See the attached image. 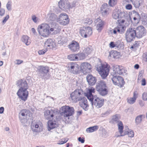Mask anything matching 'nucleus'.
I'll return each mask as SVG.
<instances>
[{"mask_svg":"<svg viewBox=\"0 0 147 147\" xmlns=\"http://www.w3.org/2000/svg\"><path fill=\"white\" fill-rule=\"evenodd\" d=\"M83 91L80 89H76L70 94V97L74 102H77L81 101L82 104L80 106L85 111L88 110V105L87 104V101L85 97L83 96Z\"/></svg>","mask_w":147,"mask_h":147,"instance_id":"f03ea898","label":"nucleus"},{"mask_svg":"<svg viewBox=\"0 0 147 147\" xmlns=\"http://www.w3.org/2000/svg\"><path fill=\"white\" fill-rule=\"evenodd\" d=\"M49 26V30L50 31L52 32L55 29H56V27H57V24L55 22H52V23H50L47 24Z\"/></svg>","mask_w":147,"mask_h":147,"instance_id":"c756f323","label":"nucleus"},{"mask_svg":"<svg viewBox=\"0 0 147 147\" xmlns=\"http://www.w3.org/2000/svg\"><path fill=\"white\" fill-rule=\"evenodd\" d=\"M30 111L29 110L24 109L22 110L20 114L21 113V115L23 116H26V118H28V112H29Z\"/></svg>","mask_w":147,"mask_h":147,"instance_id":"f704fd0d","label":"nucleus"},{"mask_svg":"<svg viewBox=\"0 0 147 147\" xmlns=\"http://www.w3.org/2000/svg\"><path fill=\"white\" fill-rule=\"evenodd\" d=\"M67 58L71 61H78V57L77 54H70L67 56Z\"/></svg>","mask_w":147,"mask_h":147,"instance_id":"2f4dec72","label":"nucleus"},{"mask_svg":"<svg viewBox=\"0 0 147 147\" xmlns=\"http://www.w3.org/2000/svg\"><path fill=\"white\" fill-rule=\"evenodd\" d=\"M54 40L51 39H48L45 42V46L53 48L54 43Z\"/></svg>","mask_w":147,"mask_h":147,"instance_id":"a878e982","label":"nucleus"},{"mask_svg":"<svg viewBox=\"0 0 147 147\" xmlns=\"http://www.w3.org/2000/svg\"><path fill=\"white\" fill-rule=\"evenodd\" d=\"M95 88L99 95L102 96H104L108 93V87L103 80L99 81L96 83Z\"/></svg>","mask_w":147,"mask_h":147,"instance_id":"20e7f679","label":"nucleus"},{"mask_svg":"<svg viewBox=\"0 0 147 147\" xmlns=\"http://www.w3.org/2000/svg\"><path fill=\"white\" fill-rule=\"evenodd\" d=\"M95 89L96 88L92 87L88 89L87 92L85 93V96L89 100H92V98H96L97 97L96 95H93L92 94V93L95 92Z\"/></svg>","mask_w":147,"mask_h":147,"instance_id":"a211bd4d","label":"nucleus"},{"mask_svg":"<svg viewBox=\"0 0 147 147\" xmlns=\"http://www.w3.org/2000/svg\"><path fill=\"white\" fill-rule=\"evenodd\" d=\"M9 18V16L8 15H7L4 18L3 20L2 21L3 24H5L6 22L8 20Z\"/></svg>","mask_w":147,"mask_h":147,"instance_id":"6e6d98bb","label":"nucleus"},{"mask_svg":"<svg viewBox=\"0 0 147 147\" xmlns=\"http://www.w3.org/2000/svg\"><path fill=\"white\" fill-rule=\"evenodd\" d=\"M100 11L102 14V16L104 17L106 16L108 13V10L106 9L104 10L103 9H100Z\"/></svg>","mask_w":147,"mask_h":147,"instance_id":"49530a36","label":"nucleus"},{"mask_svg":"<svg viewBox=\"0 0 147 147\" xmlns=\"http://www.w3.org/2000/svg\"><path fill=\"white\" fill-rule=\"evenodd\" d=\"M125 34V35H127H127L128 37L129 36H131V37H135L136 36V34L135 31V28H131L127 29Z\"/></svg>","mask_w":147,"mask_h":147,"instance_id":"4be33fe9","label":"nucleus"},{"mask_svg":"<svg viewBox=\"0 0 147 147\" xmlns=\"http://www.w3.org/2000/svg\"><path fill=\"white\" fill-rule=\"evenodd\" d=\"M17 85L20 88L18 90L17 94L22 100L25 101L28 96V92L27 90L29 87L25 79H21L17 81Z\"/></svg>","mask_w":147,"mask_h":147,"instance_id":"7ed1b4c3","label":"nucleus"},{"mask_svg":"<svg viewBox=\"0 0 147 147\" xmlns=\"http://www.w3.org/2000/svg\"><path fill=\"white\" fill-rule=\"evenodd\" d=\"M77 2L76 1H74L72 3L70 4V8H72L73 7H75L76 5Z\"/></svg>","mask_w":147,"mask_h":147,"instance_id":"338daca9","label":"nucleus"},{"mask_svg":"<svg viewBox=\"0 0 147 147\" xmlns=\"http://www.w3.org/2000/svg\"><path fill=\"white\" fill-rule=\"evenodd\" d=\"M59 20L60 24L65 26L68 24L69 22V19L66 13H61L59 16Z\"/></svg>","mask_w":147,"mask_h":147,"instance_id":"4468645a","label":"nucleus"},{"mask_svg":"<svg viewBox=\"0 0 147 147\" xmlns=\"http://www.w3.org/2000/svg\"><path fill=\"white\" fill-rule=\"evenodd\" d=\"M120 53L116 51H113L110 53V55L113 58L116 59L119 58L120 56Z\"/></svg>","mask_w":147,"mask_h":147,"instance_id":"cd10ccee","label":"nucleus"},{"mask_svg":"<svg viewBox=\"0 0 147 147\" xmlns=\"http://www.w3.org/2000/svg\"><path fill=\"white\" fill-rule=\"evenodd\" d=\"M98 71L102 79H105L108 76L109 69L105 65H101V66L97 68Z\"/></svg>","mask_w":147,"mask_h":147,"instance_id":"1a4fd4ad","label":"nucleus"},{"mask_svg":"<svg viewBox=\"0 0 147 147\" xmlns=\"http://www.w3.org/2000/svg\"><path fill=\"white\" fill-rule=\"evenodd\" d=\"M136 37L138 38H140L145 36L146 34V30L142 26H140L135 28Z\"/></svg>","mask_w":147,"mask_h":147,"instance_id":"9b49d317","label":"nucleus"},{"mask_svg":"<svg viewBox=\"0 0 147 147\" xmlns=\"http://www.w3.org/2000/svg\"><path fill=\"white\" fill-rule=\"evenodd\" d=\"M92 105H94L98 108H100L104 104V100L103 98H101L97 97L93 98L92 100H89Z\"/></svg>","mask_w":147,"mask_h":147,"instance_id":"f8f14e48","label":"nucleus"},{"mask_svg":"<svg viewBox=\"0 0 147 147\" xmlns=\"http://www.w3.org/2000/svg\"><path fill=\"white\" fill-rule=\"evenodd\" d=\"M128 133V131H125L124 132L123 131L121 133H120L121 135H120L118 136L117 137L123 136L126 135Z\"/></svg>","mask_w":147,"mask_h":147,"instance_id":"052dcab7","label":"nucleus"},{"mask_svg":"<svg viewBox=\"0 0 147 147\" xmlns=\"http://www.w3.org/2000/svg\"><path fill=\"white\" fill-rule=\"evenodd\" d=\"M77 56L78 57V59L79 58L80 59H83L85 58V57L87 56L86 54L83 53H79L77 54Z\"/></svg>","mask_w":147,"mask_h":147,"instance_id":"58836bf2","label":"nucleus"},{"mask_svg":"<svg viewBox=\"0 0 147 147\" xmlns=\"http://www.w3.org/2000/svg\"><path fill=\"white\" fill-rule=\"evenodd\" d=\"M116 47L119 49H123L124 48V46L123 44L120 43L119 44H117Z\"/></svg>","mask_w":147,"mask_h":147,"instance_id":"0e129e2a","label":"nucleus"},{"mask_svg":"<svg viewBox=\"0 0 147 147\" xmlns=\"http://www.w3.org/2000/svg\"><path fill=\"white\" fill-rule=\"evenodd\" d=\"M127 129L128 130V133L127 135H128L129 137H133L134 136V131L132 130H130L129 131L128 128Z\"/></svg>","mask_w":147,"mask_h":147,"instance_id":"de8ad7c7","label":"nucleus"},{"mask_svg":"<svg viewBox=\"0 0 147 147\" xmlns=\"http://www.w3.org/2000/svg\"><path fill=\"white\" fill-rule=\"evenodd\" d=\"M116 27L117 32L120 34L124 33L126 28L125 26L123 24H119Z\"/></svg>","mask_w":147,"mask_h":147,"instance_id":"5701e85b","label":"nucleus"},{"mask_svg":"<svg viewBox=\"0 0 147 147\" xmlns=\"http://www.w3.org/2000/svg\"><path fill=\"white\" fill-rule=\"evenodd\" d=\"M59 17H57V16L54 13H51L49 17L50 20L53 21H58L59 20Z\"/></svg>","mask_w":147,"mask_h":147,"instance_id":"473e14b6","label":"nucleus"},{"mask_svg":"<svg viewBox=\"0 0 147 147\" xmlns=\"http://www.w3.org/2000/svg\"><path fill=\"white\" fill-rule=\"evenodd\" d=\"M132 6L130 4H128L125 6V8L127 10H131L132 9Z\"/></svg>","mask_w":147,"mask_h":147,"instance_id":"4d7b16f0","label":"nucleus"},{"mask_svg":"<svg viewBox=\"0 0 147 147\" xmlns=\"http://www.w3.org/2000/svg\"><path fill=\"white\" fill-rule=\"evenodd\" d=\"M112 16L113 19H117L119 18V9H116L114 10L112 14Z\"/></svg>","mask_w":147,"mask_h":147,"instance_id":"72a5a7b5","label":"nucleus"},{"mask_svg":"<svg viewBox=\"0 0 147 147\" xmlns=\"http://www.w3.org/2000/svg\"><path fill=\"white\" fill-rule=\"evenodd\" d=\"M110 47L111 48H113L115 47H117V44H115L114 42L113 41H112L110 42L109 44Z\"/></svg>","mask_w":147,"mask_h":147,"instance_id":"5fc2aeb1","label":"nucleus"},{"mask_svg":"<svg viewBox=\"0 0 147 147\" xmlns=\"http://www.w3.org/2000/svg\"><path fill=\"white\" fill-rule=\"evenodd\" d=\"M57 110L55 108L51 110L47 109L44 113L45 117L47 119H49L53 117L54 115L57 113Z\"/></svg>","mask_w":147,"mask_h":147,"instance_id":"2eb2a0df","label":"nucleus"},{"mask_svg":"<svg viewBox=\"0 0 147 147\" xmlns=\"http://www.w3.org/2000/svg\"><path fill=\"white\" fill-rule=\"evenodd\" d=\"M113 72L111 73L113 78L111 80L113 83L120 88L123 87L125 84L124 79L121 76H117V75H123L124 74H127V70L122 66L116 65L113 66Z\"/></svg>","mask_w":147,"mask_h":147,"instance_id":"f257e3e1","label":"nucleus"},{"mask_svg":"<svg viewBox=\"0 0 147 147\" xmlns=\"http://www.w3.org/2000/svg\"><path fill=\"white\" fill-rule=\"evenodd\" d=\"M5 10L4 9L0 8V16H3L5 13Z\"/></svg>","mask_w":147,"mask_h":147,"instance_id":"bf43d9fd","label":"nucleus"},{"mask_svg":"<svg viewBox=\"0 0 147 147\" xmlns=\"http://www.w3.org/2000/svg\"><path fill=\"white\" fill-rule=\"evenodd\" d=\"M6 7L9 11L11 10V1H9L6 4Z\"/></svg>","mask_w":147,"mask_h":147,"instance_id":"8fccbe9b","label":"nucleus"},{"mask_svg":"<svg viewBox=\"0 0 147 147\" xmlns=\"http://www.w3.org/2000/svg\"><path fill=\"white\" fill-rule=\"evenodd\" d=\"M128 133V131H125L124 132L123 131L121 133H120L121 135H120L118 136L117 137L123 136L126 135Z\"/></svg>","mask_w":147,"mask_h":147,"instance_id":"680f3d73","label":"nucleus"},{"mask_svg":"<svg viewBox=\"0 0 147 147\" xmlns=\"http://www.w3.org/2000/svg\"><path fill=\"white\" fill-rule=\"evenodd\" d=\"M29 38V37L28 36L24 35L22 36L21 38V40L26 45H28L31 43Z\"/></svg>","mask_w":147,"mask_h":147,"instance_id":"bb28decb","label":"nucleus"},{"mask_svg":"<svg viewBox=\"0 0 147 147\" xmlns=\"http://www.w3.org/2000/svg\"><path fill=\"white\" fill-rule=\"evenodd\" d=\"M133 13V14L134 15V16L137 18H139L138 21H139L141 19V16L139 13L136 11L135 10H134L132 11L131 14Z\"/></svg>","mask_w":147,"mask_h":147,"instance_id":"ea45409f","label":"nucleus"},{"mask_svg":"<svg viewBox=\"0 0 147 147\" xmlns=\"http://www.w3.org/2000/svg\"><path fill=\"white\" fill-rule=\"evenodd\" d=\"M127 35H125V39L127 42H130L134 40V39L135 38V37H132L131 36H129V37L127 35Z\"/></svg>","mask_w":147,"mask_h":147,"instance_id":"4c0bfd02","label":"nucleus"},{"mask_svg":"<svg viewBox=\"0 0 147 147\" xmlns=\"http://www.w3.org/2000/svg\"><path fill=\"white\" fill-rule=\"evenodd\" d=\"M49 26L47 24L43 23L39 26L37 28V30L39 34L42 36L44 37L48 36L50 33L49 30Z\"/></svg>","mask_w":147,"mask_h":147,"instance_id":"39448f33","label":"nucleus"},{"mask_svg":"<svg viewBox=\"0 0 147 147\" xmlns=\"http://www.w3.org/2000/svg\"><path fill=\"white\" fill-rule=\"evenodd\" d=\"M78 140L81 143H84L85 142V139L83 137H80L78 138Z\"/></svg>","mask_w":147,"mask_h":147,"instance_id":"13d9d810","label":"nucleus"},{"mask_svg":"<svg viewBox=\"0 0 147 147\" xmlns=\"http://www.w3.org/2000/svg\"><path fill=\"white\" fill-rule=\"evenodd\" d=\"M142 99L144 100H147V93L146 92H144L142 94Z\"/></svg>","mask_w":147,"mask_h":147,"instance_id":"864d4df0","label":"nucleus"},{"mask_svg":"<svg viewBox=\"0 0 147 147\" xmlns=\"http://www.w3.org/2000/svg\"><path fill=\"white\" fill-rule=\"evenodd\" d=\"M80 69L81 71L85 73L90 71L91 69V66L90 63L84 62L82 63L80 65Z\"/></svg>","mask_w":147,"mask_h":147,"instance_id":"dca6fc26","label":"nucleus"},{"mask_svg":"<svg viewBox=\"0 0 147 147\" xmlns=\"http://www.w3.org/2000/svg\"><path fill=\"white\" fill-rule=\"evenodd\" d=\"M145 116L144 115H140L137 116L135 119V123L136 125L140 124L142 122V118H145Z\"/></svg>","mask_w":147,"mask_h":147,"instance_id":"b1692460","label":"nucleus"},{"mask_svg":"<svg viewBox=\"0 0 147 147\" xmlns=\"http://www.w3.org/2000/svg\"><path fill=\"white\" fill-rule=\"evenodd\" d=\"M92 33V28L89 26H83L80 29V34L83 38H86L90 36Z\"/></svg>","mask_w":147,"mask_h":147,"instance_id":"0eeeda50","label":"nucleus"},{"mask_svg":"<svg viewBox=\"0 0 147 147\" xmlns=\"http://www.w3.org/2000/svg\"><path fill=\"white\" fill-rule=\"evenodd\" d=\"M99 127L98 125H96L90 127L86 129V131L87 132L91 133L96 131L98 129Z\"/></svg>","mask_w":147,"mask_h":147,"instance_id":"c85d7f7f","label":"nucleus"},{"mask_svg":"<svg viewBox=\"0 0 147 147\" xmlns=\"http://www.w3.org/2000/svg\"><path fill=\"white\" fill-rule=\"evenodd\" d=\"M58 126V125L56 123V121H54V122L52 120H49L48 122V130L50 131L55 128Z\"/></svg>","mask_w":147,"mask_h":147,"instance_id":"412c9836","label":"nucleus"},{"mask_svg":"<svg viewBox=\"0 0 147 147\" xmlns=\"http://www.w3.org/2000/svg\"><path fill=\"white\" fill-rule=\"evenodd\" d=\"M47 49H45L42 50H39L38 51V53L40 55L44 54L47 51Z\"/></svg>","mask_w":147,"mask_h":147,"instance_id":"603ef678","label":"nucleus"},{"mask_svg":"<svg viewBox=\"0 0 147 147\" xmlns=\"http://www.w3.org/2000/svg\"><path fill=\"white\" fill-rule=\"evenodd\" d=\"M91 51L92 50L91 49L88 47L85 49L83 51V52H84L87 56L90 54Z\"/></svg>","mask_w":147,"mask_h":147,"instance_id":"79ce46f5","label":"nucleus"},{"mask_svg":"<svg viewBox=\"0 0 147 147\" xmlns=\"http://www.w3.org/2000/svg\"><path fill=\"white\" fill-rule=\"evenodd\" d=\"M141 82V85L142 86H144L146 84V80L144 78L142 79Z\"/></svg>","mask_w":147,"mask_h":147,"instance_id":"774afa93","label":"nucleus"},{"mask_svg":"<svg viewBox=\"0 0 147 147\" xmlns=\"http://www.w3.org/2000/svg\"><path fill=\"white\" fill-rule=\"evenodd\" d=\"M132 3L134 5V6L136 8H138L139 6L142 5L140 3V2L138 1V2L137 1L132 2Z\"/></svg>","mask_w":147,"mask_h":147,"instance_id":"a18cd8bd","label":"nucleus"},{"mask_svg":"<svg viewBox=\"0 0 147 147\" xmlns=\"http://www.w3.org/2000/svg\"><path fill=\"white\" fill-rule=\"evenodd\" d=\"M105 24V21L101 20L97 25L96 26V30L99 32H100L103 28Z\"/></svg>","mask_w":147,"mask_h":147,"instance_id":"393cba45","label":"nucleus"},{"mask_svg":"<svg viewBox=\"0 0 147 147\" xmlns=\"http://www.w3.org/2000/svg\"><path fill=\"white\" fill-rule=\"evenodd\" d=\"M32 20L34 23H36L37 22L38 18L35 15H33L32 16Z\"/></svg>","mask_w":147,"mask_h":147,"instance_id":"69168bd1","label":"nucleus"},{"mask_svg":"<svg viewBox=\"0 0 147 147\" xmlns=\"http://www.w3.org/2000/svg\"><path fill=\"white\" fill-rule=\"evenodd\" d=\"M119 9V18H123L127 20L129 18L131 20L129 14H128L127 12H124L120 9Z\"/></svg>","mask_w":147,"mask_h":147,"instance_id":"6ab92c4d","label":"nucleus"},{"mask_svg":"<svg viewBox=\"0 0 147 147\" xmlns=\"http://www.w3.org/2000/svg\"><path fill=\"white\" fill-rule=\"evenodd\" d=\"M140 42V41H135V43L133 44L130 48L133 51H136L140 46V43H139Z\"/></svg>","mask_w":147,"mask_h":147,"instance_id":"7c9ffc66","label":"nucleus"},{"mask_svg":"<svg viewBox=\"0 0 147 147\" xmlns=\"http://www.w3.org/2000/svg\"><path fill=\"white\" fill-rule=\"evenodd\" d=\"M118 115L116 114L112 117V121L113 122H115L119 123V119L118 118Z\"/></svg>","mask_w":147,"mask_h":147,"instance_id":"37998d69","label":"nucleus"},{"mask_svg":"<svg viewBox=\"0 0 147 147\" xmlns=\"http://www.w3.org/2000/svg\"><path fill=\"white\" fill-rule=\"evenodd\" d=\"M84 23L88 24L90 25L92 24V21L91 18H87L84 19Z\"/></svg>","mask_w":147,"mask_h":147,"instance_id":"c03bdc74","label":"nucleus"},{"mask_svg":"<svg viewBox=\"0 0 147 147\" xmlns=\"http://www.w3.org/2000/svg\"><path fill=\"white\" fill-rule=\"evenodd\" d=\"M140 16L141 18L140 20H142L143 21H145V20H146L147 18L146 14L145 13H142Z\"/></svg>","mask_w":147,"mask_h":147,"instance_id":"3c124183","label":"nucleus"},{"mask_svg":"<svg viewBox=\"0 0 147 147\" xmlns=\"http://www.w3.org/2000/svg\"><path fill=\"white\" fill-rule=\"evenodd\" d=\"M111 112V111L110 109H108L106 111L103 113L105 116H107L109 115Z\"/></svg>","mask_w":147,"mask_h":147,"instance_id":"e2e57ef3","label":"nucleus"},{"mask_svg":"<svg viewBox=\"0 0 147 147\" xmlns=\"http://www.w3.org/2000/svg\"><path fill=\"white\" fill-rule=\"evenodd\" d=\"M68 47L71 51L74 52H78L79 50V43L74 40L72 41L71 43L68 45Z\"/></svg>","mask_w":147,"mask_h":147,"instance_id":"f3484780","label":"nucleus"},{"mask_svg":"<svg viewBox=\"0 0 147 147\" xmlns=\"http://www.w3.org/2000/svg\"><path fill=\"white\" fill-rule=\"evenodd\" d=\"M86 80L89 85L93 86L96 83V78L91 74H88L86 76Z\"/></svg>","mask_w":147,"mask_h":147,"instance_id":"aec40b11","label":"nucleus"},{"mask_svg":"<svg viewBox=\"0 0 147 147\" xmlns=\"http://www.w3.org/2000/svg\"><path fill=\"white\" fill-rule=\"evenodd\" d=\"M39 125L37 124H36L34 126L35 129H34V126H33V127H32V126H31V128L32 131L34 132H38L40 131V129H38L39 127Z\"/></svg>","mask_w":147,"mask_h":147,"instance_id":"a19ab883","label":"nucleus"},{"mask_svg":"<svg viewBox=\"0 0 147 147\" xmlns=\"http://www.w3.org/2000/svg\"><path fill=\"white\" fill-rule=\"evenodd\" d=\"M136 100V99L134 97L131 98L127 100V102L130 104H133L134 103Z\"/></svg>","mask_w":147,"mask_h":147,"instance_id":"09e8293b","label":"nucleus"},{"mask_svg":"<svg viewBox=\"0 0 147 147\" xmlns=\"http://www.w3.org/2000/svg\"><path fill=\"white\" fill-rule=\"evenodd\" d=\"M37 70L39 76L42 78L45 76L50 74V69L48 66H44L43 65L39 66L37 68Z\"/></svg>","mask_w":147,"mask_h":147,"instance_id":"6e6552de","label":"nucleus"},{"mask_svg":"<svg viewBox=\"0 0 147 147\" xmlns=\"http://www.w3.org/2000/svg\"><path fill=\"white\" fill-rule=\"evenodd\" d=\"M117 0H109V4L110 6L113 7L117 4Z\"/></svg>","mask_w":147,"mask_h":147,"instance_id":"e433bc0d","label":"nucleus"},{"mask_svg":"<svg viewBox=\"0 0 147 147\" xmlns=\"http://www.w3.org/2000/svg\"><path fill=\"white\" fill-rule=\"evenodd\" d=\"M69 70L70 72L74 74H78L81 71L80 65L76 63H70L69 65Z\"/></svg>","mask_w":147,"mask_h":147,"instance_id":"9d476101","label":"nucleus"},{"mask_svg":"<svg viewBox=\"0 0 147 147\" xmlns=\"http://www.w3.org/2000/svg\"><path fill=\"white\" fill-rule=\"evenodd\" d=\"M74 109L73 107L69 106H63L60 109V111L65 117H69L73 115L74 113Z\"/></svg>","mask_w":147,"mask_h":147,"instance_id":"423d86ee","label":"nucleus"},{"mask_svg":"<svg viewBox=\"0 0 147 147\" xmlns=\"http://www.w3.org/2000/svg\"><path fill=\"white\" fill-rule=\"evenodd\" d=\"M58 4L59 8L62 10L66 11L69 10L70 5L68 0H60Z\"/></svg>","mask_w":147,"mask_h":147,"instance_id":"ddd939ff","label":"nucleus"},{"mask_svg":"<svg viewBox=\"0 0 147 147\" xmlns=\"http://www.w3.org/2000/svg\"><path fill=\"white\" fill-rule=\"evenodd\" d=\"M118 129L120 133H121L123 131L124 127L122 122L121 121H119L118 123Z\"/></svg>","mask_w":147,"mask_h":147,"instance_id":"c9c22d12","label":"nucleus"}]
</instances>
